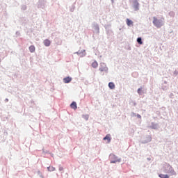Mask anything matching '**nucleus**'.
Here are the masks:
<instances>
[{
	"label": "nucleus",
	"instance_id": "6",
	"mask_svg": "<svg viewBox=\"0 0 178 178\" xmlns=\"http://www.w3.org/2000/svg\"><path fill=\"white\" fill-rule=\"evenodd\" d=\"M29 51L33 54V52H35V47L31 45L29 47Z\"/></svg>",
	"mask_w": 178,
	"mask_h": 178
},
{
	"label": "nucleus",
	"instance_id": "17",
	"mask_svg": "<svg viewBox=\"0 0 178 178\" xmlns=\"http://www.w3.org/2000/svg\"><path fill=\"white\" fill-rule=\"evenodd\" d=\"M137 117L139 118V119H141V115H140L139 114L137 115Z\"/></svg>",
	"mask_w": 178,
	"mask_h": 178
},
{
	"label": "nucleus",
	"instance_id": "10",
	"mask_svg": "<svg viewBox=\"0 0 178 178\" xmlns=\"http://www.w3.org/2000/svg\"><path fill=\"white\" fill-rule=\"evenodd\" d=\"M92 67L95 68V67H98V63H97V61H95L92 63Z\"/></svg>",
	"mask_w": 178,
	"mask_h": 178
},
{
	"label": "nucleus",
	"instance_id": "15",
	"mask_svg": "<svg viewBox=\"0 0 178 178\" xmlns=\"http://www.w3.org/2000/svg\"><path fill=\"white\" fill-rule=\"evenodd\" d=\"M138 94L141 93V88L138 89Z\"/></svg>",
	"mask_w": 178,
	"mask_h": 178
},
{
	"label": "nucleus",
	"instance_id": "14",
	"mask_svg": "<svg viewBox=\"0 0 178 178\" xmlns=\"http://www.w3.org/2000/svg\"><path fill=\"white\" fill-rule=\"evenodd\" d=\"M100 72H104V70H106V68H99Z\"/></svg>",
	"mask_w": 178,
	"mask_h": 178
},
{
	"label": "nucleus",
	"instance_id": "7",
	"mask_svg": "<svg viewBox=\"0 0 178 178\" xmlns=\"http://www.w3.org/2000/svg\"><path fill=\"white\" fill-rule=\"evenodd\" d=\"M103 140H107L108 143H111V135L110 134L106 135Z\"/></svg>",
	"mask_w": 178,
	"mask_h": 178
},
{
	"label": "nucleus",
	"instance_id": "9",
	"mask_svg": "<svg viewBox=\"0 0 178 178\" xmlns=\"http://www.w3.org/2000/svg\"><path fill=\"white\" fill-rule=\"evenodd\" d=\"M159 176L161 178H169V175H168L160 174Z\"/></svg>",
	"mask_w": 178,
	"mask_h": 178
},
{
	"label": "nucleus",
	"instance_id": "13",
	"mask_svg": "<svg viewBox=\"0 0 178 178\" xmlns=\"http://www.w3.org/2000/svg\"><path fill=\"white\" fill-rule=\"evenodd\" d=\"M116 162H120V160L119 159H115L114 161H111V163H116Z\"/></svg>",
	"mask_w": 178,
	"mask_h": 178
},
{
	"label": "nucleus",
	"instance_id": "12",
	"mask_svg": "<svg viewBox=\"0 0 178 178\" xmlns=\"http://www.w3.org/2000/svg\"><path fill=\"white\" fill-rule=\"evenodd\" d=\"M137 42H138V44H143V40H141V38H138Z\"/></svg>",
	"mask_w": 178,
	"mask_h": 178
},
{
	"label": "nucleus",
	"instance_id": "3",
	"mask_svg": "<svg viewBox=\"0 0 178 178\" xmlns=\"http://www.w3.org/2000/svg\"><path fill=\"white\" fill-rule=\"evenodd\" d=\"M63 81H64V83H70V82L72 81V78H71V77H69V76H67V77H66V78H64V79H63Z\"/></svg>",
	"mask_w": 178,
	"mask_h": 178
},
{
	"label": "nucleus",
	"instance_id": "16",
	"mask_svg": "<svg viewBox=\"0 0 178 178\" xmlns=\"http://www.w3.org/2000/svg\"><path fill=\"white\" fill-rule=\"evenodd\" d=\"M110 158H111V159H113V158H115V155H111V156H110Z\"/></svg>",
	"mask_w": 178,
	"mask_h": 178
},
{
	"label": "nucleus",
	"instance_id": "2",
	"mask_svg": "<svg viewBox=\"0 0 178 178\" xmlns=\"http://www.w3.org/2000/svg\"><path fill=\"white\" fill-rule=\"evenodd\" d=\"M44 45H45V47H49V45H51V40L46 39L44 40Z\"/></svg>",
	"mask_w": 178,
	"mask_h": 178
},
{
	"label": "nucleus",
	"instance_id": "19",
	"mask_svg": "<svg viewBox=\"0 0 178 178\" xmlns=\"http://www.w3.org/2000/svg\"><path fill=\"white\" fill-rule=\"evenodd\" d=\"M77 54H78V55H80V51H78Z\"/></svg>",
	"mask_w": 178,
	"mask_h": 178
},
{
	"label": "nucleus",
	"instance_id": "20",
	"mask_svg": "<svg viewBox=\"0 0 178 178\" xmlns=\"http://www.w3.org/2000/svg\"><path fill=\"white\" fill-rule=\"evenodd\" d=\"M173 175H176V172H175V171L173 172Z\"/></svg>",
	"mask_w": 178,
	"mask_h": 178
},
{
	"label": "nucleus",
	"instance_id": "4",
	"mask_svg": "<svg viewBox=\"0 0 178 178\" xmlns=\"http://www.w3.org/2000/svg\"><path fill=\"white\" fill-rule=\"evenodd\" d=\"M70 106L72 109H77V104L75 102H73L71 104Z\"/></svg>",
	"mask_w": 178,
	"mask_h": 178
},
{
	"label": "nucleus",
	"instance_id": "1",
	"mask_svg": "<svg viewBox=\"0 0 178 178\" xmlns=\"http://www.w3.org/2000/svg\"><path fill=\"white\" fill-rule=\"evenodd\" d=\"M153 24H154V26L158 29H159V27H162V22L158 19L156 17H153Z\"/></svg>",
	"mask_w": 178,
	"mask_h": 178
},
{
	"label": "nucleus",
	"instance_id": "5",
	"mask_svg": "<svg viewBox=\"0 0 178 178\" xmlns=\"http://www.w3.org/2000/svg\"><path fill=\"white\" fill-rule=\"evenodd\" d=\"M108 87L111 90H114L115 88V83H113V82H110L108 83Z\"/></svg>",
	"mask_w": 178,
	"mask_h": 178
},
{
	"label": "nucleus",
	"instance_id": "18",
	"mask_svg": "<svg viewBox=\"0 0 178 178\" xmlns=\"http://www.w3.org/2000/svg\"><path fill=\"white\" fill-rule=\"evenodd\" d=\"M60 170H63V168H60Z\"/></svg>",
	"mask_w": 178,
	"mask_h": 178
},
{
	"label": "nucleus",
	"instance_id": "8",
	"mask_svg": "<svg viewBox=\"0 0 178 178\" xmlns=\"http://www.w3.org/2000/svg\"><path fill=\"white\" fill-rule=\"evenodd\" d=\"M127 26H133V21L129 19H127Z\"/></svg>",
	"mask_w": 178,
	"mask_h": 178
},
{
	"label": "nucleus",
	"instance_id": "21",
	"mask_svg": "<svg viewBox=\"0 0 178 178\" xmlns=\"http://www.w3.org/2000/svg\"><path fill=\"white\" fill-rule=\"evenodd\" d=\"M83 53L86 54V51L85 50H83Z\"/></svg>",
	"mask_w": 178,
	"mask_h": 178
},
{
	"label": "nucleus",
	"instance_id": "11",
	"mask_svg": "<svg viewBox=\"0 0 178 178\" xmlns=\"http://www.w3.org/2000/svg\"><path fill=\"white\" fill-rule=\"evenodd\" d=\"M47 169L49 172H54V170H55V168L54 167H48Z\"/></svg>",
	"mask_w": 178,
	"mask_h": 178
}]
</instances>
